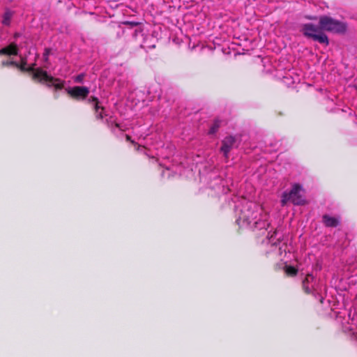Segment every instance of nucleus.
<instances>
[{
  "instance_id": "ddd939ff",
  "label": "nucleus",
  "mask_w": 357,
  "mask_h": 357,
  "mask_svg": "<svg viewBox=\"0 0 357 357\" xmlns=\"http://www.w3.org/2000/svg\"><path fill=\"white\" fill-rule=\"evenodd\" d=\"M18 50L15 44H11L9 46L0 50V54L11 56L18 55Z\"/></svg>"
},
{
  "instance_id": "39448f33",
  "label": "nucleus",
  "mask_w": 357,
  "mask_h": 357,
  "mask_svg": "<svg viewBox=\"0 0 357 357\" xmlns=\"http://www.w3.org/2000/svg\"><path fill=\"white\" fill-rule=\"evenodd\" d=\"M27 70L33 73L34 79L45 83L49 86H54L56 89H60L63 87V82L61 79L49 75L46 71H44L40 68H35L34 66H31L27 68Z\"/></svg>"
},
{
  "instance_id": "f3484780",
  "label": "nucleus",
  "mask_w": 357,
  "mask_h": 357,
  "mask_svg": "<svg viewBox=\"0 0 357 357\" xmlns=\"http://www.w3.org/2000/svg\"><path fill=\"white\" fill-rule=\"evenodd\" d=\"M48 52L46 51V52L44 54V59L45 61L47 59Z\"/></svg>"
},
{
  "instance_id": "f03ea898",
  "label": "nucleus",
  "mask_w": 357,
  "mask_h": 357,
  "mask_svg": "<svg viewBox=\"0 0 357 357\" xmlns=\"http://www.w3.org/2000/svg\"><path fill=\"white\" fill-rule=\"evenodd\" d=\"M282 237L283 235L279 230H275L273 233L270 231L267 234V244H270L271 246L275 250L278 248V244L279 245L277 250V255L278 259L282 261V268L287 275L294 276L296 275L298 269L294 266L289 264V263L294 258V255L288 248L287 244L282 243L280 245Z\"/></svg>"
},
{
  "instance_id": "dca6fc26",
  "label": "nucleus",
  "mask_w": 357,
  "mask_h": 357,
  "mask_svg": "<svg viewBox=\"0 0 357 357\" xmlns=\"http://www.w3.org/2000/svg\"><path fill=\"white\" fill-rule=\"evenodd\" d=\"M85 77V75L84 73H81L77 76L75 77L74 81L76 83H82L84 78Z\"/></svg>"
},
{
  "instance_id": "9b49d317",
  "label": "nucleus",
  "mask_w": 357,
  "mask_h": 357,
  "mask_svg": "<svg viewBox=\"0 0 357 357\" xmlns=\"http://www.w3.org/2000/svg\"><path fill=\"white\" fill-rule=\"evenodd\" d=\"M20 63L17 61H13L12 59H8L2 61L1 65L3 66H12L17 68H20L22 70L26 69L27 66V60L26 57L23 56L22 54H20Z\"/></svg>"
},
{
  "instance_id": "7ed1b4c3",
  "label": "nucleus",
  "mask_w": 357,
  "mask_h": 357,
  "mask_svg": "<svg viewBox=\"0 0 357 357\" xmlns=\"http://www.w3.org/2000/svg\"><path fill=\"white\" fill-rule=\"evenodd\" d=\"M303 287L304 291L307 294H312L315 298H317L320 303H323V292L325 291V286L317 282L312 274H307L303 281Z\"/></svg>"
},
{
  "instance_id": "2eb2a0df",
  "label": "nucleus",
  "mask_w": 357,
  "mask_h": 357,
  "mask_svg": "<svg viewBox=\"0 0 357 357\" xmlns=\"http://www.w3.org/2000/svg\"><path fill=\"white\" fill-rule=\"evenodd\" d=\"M220 123H221V121L219 120L214 121V122L213 123V124L211 125V126L209 129L208 133L210 135L215 134L218 131V128H220Z\"/></svg>"
},
{
  "instance_id": "9d476101",
  "label": "nucleus",
  "mask_w": 357,
  "mask_h": 357,
  "mask_svg": "<svg viewBox=\"0 0 357 357\" xmlns=\"http://www.w3.org/2000/svg\"><path fill=\"white\" fill-rule=\"evenodd\" d=\"M235 143V138L232 136L226 137L222 142L221 152L225 158L228 157V153L233 148Z\"/></svg>"
},
{
  "instance_id": "6e6552de",
  "label": "nucleus",
  "mask_w": 357,
  "mask_h": 357,
  "mask_svg": "<svg viewBox=\"0 0 357 357\" xmlns=\"http://www.w3.org/2000/svg\"><path fill=\"white\" fill-rule=\"evenodd\" d=\"M302 31L307 38H312L314 40L322 44H328V39L326 35L323 33L319 28L312 24H304Z\"/></svg>"
},
{
  "instance_id": "20e7f679",
  "label": "nucleus",
  "mask_w": 357,
  "mask_h": 357,
  "mask_svg": "<svg viewBox=\"0 0 357 357\" xmlns=\"http://www.w3.org/2000/svg\"><path fill=\"white\" fill-rule=\"evenodd\" d=\"M303 189L298 184H294L289 192H284L281 197V205L284 206L288 202L294 205H304L305 200L302 195Z\"/></svg>"
},
{
  "instance_id": "f257e3e1",
  "label": "nucleus",
  "mask_w": 357,
  "mask_h": 357,
  "mask_svg": "<svg viewBox=\"0 0 357 357\" xmlns=\"http://www.w3.org/2000/svg\"><path fill=\"white\" fill-rule=\"evenodd\" d=\"M236 222L240 227H248L254 231H261L263 234L269 227L268 215L257 204L243 200L241 206H236Z\"/></svg>"
},
{
  "instance_id": "423d86ee",
  "label": "nucleus",
  "mask_w": 357,
  "mask_h": 357,
  "mask_svg": "<svg viewBox=\"0 0 357 357\" xmlns=\"http://www.w3.org/2000/svg\"><path fill=\"white\" fill-rule=\"evenodd\" d=\"M88 101L93 107L97 119H102L105 116L107 117L108 116V114H106L105 108L100 107L99 105L100 102L97 98L91 97L90 98H89ZM105 121L107 123L108 126H110L112 130L118 128L120 130H124L123 126L121 124L116 122L115 119H114L112 116L106 118Z\"/></svg>"
},
{
  "instance_id": "f8f14e48",
  "label": "nucleus",
  "mask_w": 357,
  "mask_h": 357,
  "mask_svg": "<svg viewBox=\"0 0 357 357\" xmlns=\"http://www.w3.org/2000/svg\"><path fill=\"white\" fill-rule=\"evenodd\" d=\"M323 222L326 227H335L339 224V220L335 217L324 215L323 216Z\"/></svg>"
},
{
  "instance_id": "a211bd4d",
  "label": "nucleus",
  "mask_w": 357,
  "mask_h": 357,
  "mask_svg": "<svg viewBox=\"0 0 357 357\" xmlns=\"http://www.w3.org/2000/svg\"><path fill=\"white\" fill-rule=\"evenodd\" d=\"M126 139H127V140H128V141H130V136L127 135V136H126Z\"/></svg>"
},
{
  "instance_id": "1a4fd4ad",
  "label": "nucleus",
  "mask_w": 357,
  "mask_h": 357,
  "mask_svg": "<svg viewBox=\"0 0 357 357\" xmlns=\"http://www.w3.org/2000/svg\"><path fill=\"white\" fill-rule=\"evenodd\" d=\"M68 94L72 98L77 100L86 98L89 93V89L86 86H73L66 89Z\"/></svg>"
},
{
  "instance_id": "4468645a",
  "label": "nucleus",
  "mask_w": 357,
  "mask_h": 357,
  "mask_svg": "<svg viewBox=\"0 0 357 357\" xmlns=\"http://www.w3.org/2000/svg\"><path fill=\"white\" fill-rule=\"evenodd\" d=\"M13 16V12L9 9L5 10L2 15L1 23L4 26H9Z\"/></svg>"
},
{
  "instance_id": "0eeeda50",
  "label": "nucleus",
  "mask_w": 357,
  "mask_h": 357,
  "mask_svg": "<svg viewBox=\"0 0 357 357\" xmlns=\"http://www.w3.org/2000/svg\"><path fill=\"white\" fill-rule=\"evenodd\" d=\"M319 24L321 29L328 31L343 33L346 30V25L344 23L327 16L320 17Z\"/></svg>"
}]
</instances>
